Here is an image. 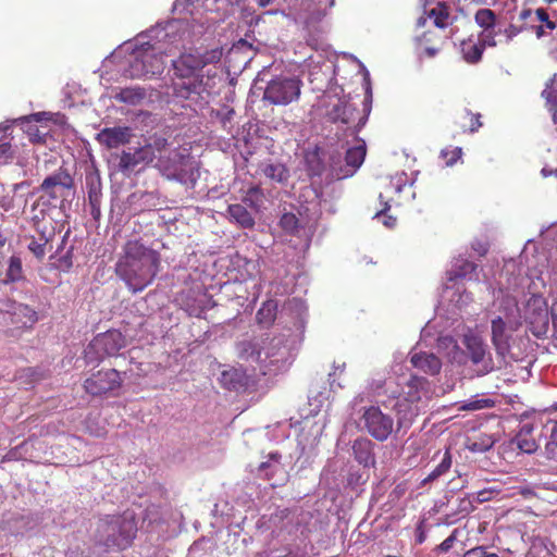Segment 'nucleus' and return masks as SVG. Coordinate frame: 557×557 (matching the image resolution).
Wrapping results in <instances>:
<instances>
[{
	"instance_id": "1",
	"label": "nucleus",
	"mask_w": 557,
	"mask_h": 557,
	"mask_svg": "<svg viewBox=\"0 0 557 557\" xmlns=\"http://www.w3.org/2000/svg\"><path fill=\"white\" fill-rule=\"evenodd\" d=\"M160 268L159 251L146 246L140 239H128L122 248L115 272L127 288L136 294L152 284Z\"/></svg>"
},
{
	"instance_id": "2",
	"label": "nucleus",
	"mask_w": 557,
	"mask_h": 557,
	"mask_svg": "<svg viewBox=\"0 0 557 557\" xmlns=\"http://www.w3.org/2000/svg\"><path fill=\"white\" fill-rule=\"evenodd\" d=\"M223 55L221 48H213L199 52L198 50L183 52L176 60L172 62L174 75L181 79H189L188 83L174 85V92L177 97L189 99L193 95L202 96L210 95L213 88L211 81L216 73L207 71V79L201 71L211 64H216Z\"/></svg>"
},
{
	"instance_id": "3",
	"label": "nucleus",
	"mask_w": 557,
	"mask_h": 557,
	"mask_svg": "<svg viewBox=\"0 0 557 557\" xmlns=\"http://www.w3.org/2000/svg\"><path fill=\"white\" fill-rule=\"evenodd\" d=\"M154 168L168 180L195 185L199 173L196 162L186 149H169L158 153Z\"/></svg>"
},
{
	"instance_id": "4",
	"label": "nucleus",
	"mask_w": 557,
	"mask_h": 557,
	"mask_svg": "<svg viewBox=\"0 0 557 557\" xmlns=\"http://www.w3.org/2000/svg\"><path fill=\"white\" fill-rule=\"evenodd\" d=\"M137 532V523L133 515L107 517L99 521L97 536L108 549H125Z\"/></svg>"
},
{
	"instance_id": "5",
	"label": "nucleus",
	"mask_w": 557,
	"mask_h": 557,
	"mask_svg": "<svg viewBox=\"0 0 557 557\" xmlns=\"http://www.w3.org/2000/svg\"><path fill=\"white\" fill-rule=\"evenodd\" d=\"M288 349L283 336L265 337L242 343L240 358L260 364L274 366L286 360Z\"/></svg>"
},
{
	"instance_id": "6",
	"label": "nucleus",
	"mask_w": 557,
	"mask_h": 557,
	"mask_svg": "<svg viewBox=\"0 0 557 557\" xmlns=\"http://www.w3.org/2000/svg\"><path fill=\"white\" fill-rule=\"evenodd\" d=\"M75 191V181L69 169L60 166L57 171L46 176L37 188L29 193L34 196L38 193L63 207L66 200Z\"/></svg>"
},
{
	"instance_id": "7",
	"label": "nucleus",
	"mask_w": 557,
	"mask_h": 557,
	"mask_svg": "<svg viewBox=\"0 0 557 557\" xmlns=\"http://www.w3.org/2000/svg\"><path fill=\"white\" fill-rule=\"evenodd\" d=\"M124 379L115 369H100L92 372L83 383L84 391L92 397H117Z\"/></svg>"
},
{
	"instance_id": "8",
	"label": "nucleus",
	"mask_w": 557,
	"mask_h": 557,
	"mask_svg": "<svg viewBox=\"0 0 557 557\" xmlns=\"http://www.w3.org/2000/svg\"><path fill=\"white\" fill-rule=\"evenodd\" d=\"M169 146L164 137H154L151 143L146 144L132 151H123L119 160V170L123 173L134 171L139 164H149L157 160L158 153Z\"/></svg>"
},
{
	"instance_id": "9",
	"label": "nucleus",
	"mask_w": 557,
	"mask_h": 557,
	"mask_svg": "<svg viewBox=\"0 0 557 557\" xmlns=\"http://www.w3.org/2000/svg\"><path fill=\"white\" fill-rule=\"evenodd\" d=\"M127 341L125 335L119 330L112 329L104 333H100L89 343L86 355H95V359L102 361L106 358L116 357L121 349L125 348Z\"/></svg>"
},
{
	"instance_id": "10",
	"label": "nucleus",
	"mask_w": 557,
	"mask_h": 557,
	"mask_svg": "<svg viewBox=\"0 0 557 557\" xmlns=\"http://www.w3.org/2000/svg\"><path fill=\"white\" fill-rule=\"evenodd\" d=\"M164 69V53L149 46L137 53L131 64V74L133 77L150 79L161 75Z\"/></svg>"
},
{
	"instance_id": "11",
	"label": "nucleus",
	"mask_w": 557,
	"mask_h": 557,
	"mask_svg": "<svg viewBox=\"0 0 557 557\" xmlns=\"http://www.w3.org/2000/svg\"><path fill=\"white\" fill-rule=\"evenodd\" d=\"M361 421L367 432L379 442L386 441L394 430L393 418L384 413L377 406L366 408Z\"/></svg>"
},
{
	"instance_id": "12",
	"label": "nucleus",
	"mask_w": 557,
	"mask_h": 557,
	"mask_svg": "<svg viewBox=\"0 0 557 557\" xmlns=\"http://www.w3.org/2000/svg\"><path fill=\"white\" fill-rule=\"evenodd\" d=\"M300 95V81L296 78L272 79L263 94V98L275 106H286L297 100Z\"/></svg>"
},
{
	"instance_id": "13",
	"label": "nucleus",
	"mask_w": 557,
	"mask_h": 557,
	"mask_svg": "<svg viewBox=\"0 0 557 557\" xmlns=\"http://www.w3.org/2000/svg\"><path fill=\"white\" fill-rule=\"evenodd\" d=\"M29 187L30 182L28 181L12 184L9 188L1 186L0 208L13 216L22 215L25 212L28 196L30 195H24L21 191Z\"/></svg>"
},
{
	"instance_id": "14",
	"label": "nucleus",
	"mask_w": 557,
	"mask_h": 557,
	"mask_svg": "<svg viewBox=\"0 0 557 557\" xmlns=\"http://www.w3.org/2000/svg\"><path fill=\"white\" fill-rule=\"evenodd\" d=\"M32 227L35 234L27 237V248L37 260L42 261L46 255L52 250V243L61 230L50 225H32Z\"/></svg>"
},
{
	"instance_id": "15",
	"label": "nucleus",
	"mask_w": 557,
	"mask_h": 557,
	"mask_svg": "<svg viewBox=\"0 0 557 557\" xmlns=\"http://www.w3.org/2000/svg\"><path fill=\"white\" fill-rule=\"evenodd\" d=\"M38 194V197L32 203L29 210L32 225H50L58 227V222L53 219L52 213L60 208V206L51 199L46 198L42 194Z\"/></svg>"
},
{
	"instance_id": "16",
	"label": "nucleus",
	"mask_w": 557,
	"mask_h": 557,
	"mask_svg": "<svg viewBox=\"0 0 557 557\" xmlns=\"http://www.w3.org/2000/svg\"><path fill=\"white\" fill-rule=\"evenodd\" d=\"M465 345L469 352L470 359L474 364L481 366L479 372L486 374L494 369V363L491 356L486 352V346L476 336H467Z\"/></svg>"
},
{
	"instance_id": "17",
	"label": "nucleus",
	"mask_w": 557,
	"mask_h": 557,
	"mask_svg": "<svg viewBox=\"0 0 557 557\" xmlns=\"http://www.w3.org/2000/svg\"><path fill=\"white\" fill-rule=\"evenodd\" d=\"M411 404L421 406L423 398L430 397V382L422 376L412 375L398 396Z\"/></svg>"
},
{
	"instance_id": "18",
	"label": "nucleus",
	"mask_w": 557,
	"mask_h": 557,
	"mask_svg": "<svg viewBox=\"0 0 557 557\" xmlns=\"http://www.w3.org/2000/svg\"><path fill=\"white\" fill-rule=\"evenodd\" d=\"M133 137L132 128L128 126L106 127L97 134V140L108 149H114L126 145Z\"/></svg>"
},
{
	"instance_id": "19",
	"label": "nucleus",
	"mask_w": 557,
	"mask_h": 557,
	"mask_svg": "<svg viewBox=\"0 0 557 557\" xmlns=\"http://www.w3.org/2000/svg\"><path fill=\"white\" fill-rule=\"evenodd\" d=\"M394 410L397 417L398 430L408 429L414 419L420 414L421 406L411 404L406 399L397 397V400L394 405Z\"/></svg>"
},
{
	"instance_id": "20",
	"label": "nucleus",
	"mask_w": 557,
	"mask_h": 557,
	"mask_svg": "<svg viewBox=\"0 0 557 557\" xmlns=\"http://www.w3.org/2000/svg\"><path fill=\"white\" fill-rule=\"evenodd\" d=\"M356 461L364 468L375 467L374 443L367 437H358L352 444Z\"/></svg>"
},
{
	"instance_id": "21",
	"label": "nucleus",
	"mask_w": 557,
	"mask_h": 557,
	"mask_svg": "<svg viewBox=\"0 0 557 557\" xmlns=\"http://www.w3.org/2000/svg\"><path fill=\"white\" fill-rule=\"evenodd\" d=\"M529 307H534L533 315H528L527 319L530 324L536 325L539 329L534 334L540 335L545 333L548 327V311L546 301L542 297H533L529 301Z\"/></svg>"
},
{
	"instance_id": "22",
	"label": "nucleus",
	"mask_w": 557,
	"mask_h": 557,
	"mask_svg": "<svg viewBox=\"0 0 557 557\" xmlns=\"http://www.w3.org/2000/svg\"><path fill=\"white\" fill-rule=\"evenodd\" d=\"M410 362L416 369L431 375L440 373L442 368L440 358L432 352H416L411 356Z\"/></svg>"
},
{
	"instance_id": "23",
	"label": "nucleus",
	"mask_w": 557,
	"mask_h": 557,
	"mask_svg": "<svg viewBox=\"0 0 557 557\" xmlns=\"http://www.w3.org/2000/svg\"><path fill=\"white\" fill-rule=\"evenodd\" d=\"M426 15L433 21V24L441 29L453 25L456 20V17L451 16L450 5L444 1L437 2L434 8L426 12Z\"/></svg>"
},
{
	"instance_id": "24",
	"label": "nucleus",
	"mask_w": 557,
	"mask_h": 557,
	"mask_svg": "<svg viewBox=\"0 0 557 557\" xmlns=\"http://www.w3.org/2000/svg\"><path fill=\"white\" fill-rule=\"evenodd\" d=\"M219 381L228 391H239L247 386L248 377L244 371L232 368L222 371Z\"/></svg>"
},
{
	"instance_id": "25",
	"label": "nucleus",
	"mask_w": 557,
	"mask_h": 557,
	"mask_svg": "<svg viewBox=\"0 0 557 557\" xmlns=\"http://www.w3.org/2000/svg\"><path fill=\"white\" fill-rule=\"evenodd\" d=\"M492 342L497 354L505 356L509 350L508 336L506 335V323L502 318L492 320Z\"/></svg>"
},
{
	"instance_id": "26",
	"label": "nucleus",
	"mask_w": 557,
	"mask_h": 557,
	"mask_svg": "<svg viewBox=\"0 0 557 557\" xmlns=\"http://www.w3.org/2000/svg\"><path fill=\"white\" fill-rule=\"evenodd\" d=\"M541 97L545 99L548 112L552 114V120L557 125V75L555 74L541 92Z\"/></svg>"
},
{
	"instance_id": "27",
	"label": "nucleus",
	"mask_w": 557,
	"mask_h": 557,
	"mask_svg": "<svg viewBox=\"0 0 557 557\" xmlns=\"http://www.w3.org/2000/svg\"><path fill=\"white\" fill-rule=\"evenodd\" d=\"M355 113L359 114L358 110L352 104L339 101L329 112V116L333 122L350 124L355 121Z\"/></svg>"
},
{
	"instance_id": "28",
	"label": "nucleus",
	"mask_w": 557,
	"mask_h": 557,
	"mask_svg": "<svg viewBox=\"0 0 557 557\" xmlns=\"http://www.w3.org/2000/svg\"><path fill=\"white\" fill-rule=\"evenodd\" d=\"M462 58L466 62L475 64L482 59L484 44H480L479 39L468 38L460 44Z\"/></svg>"
},
{
	"instance_id": "29",
	"label": "nucleus",
	"mask_w": 557,
	"mask_h": 557,
	"mask_svg": "<svg viewBox=\"0 0 557 557\" xmlns=\"http://www.w3.org/2000/svg\"><path fill=\"white\" fill-rule=\"evenodd\" d=\"M227 213L230 219L243 228H252L255 226V219L244 205H230Z\"/></svg>"
},
{
	"instance_id": "30",
	"label": "nucleus",
	"mask_w": 557,
	"mask_h": 557,
	"mask_svg": "<svg viewBox=\"0 0 557 557\" xmlns=\"http://www.w3.org/2000/svg\"><path fill=\"white\" fill-rule=\"evenodd\" d=\"M277 308L278 306L276 300L269 299L264 301L256 313L258 324L263 327L271 326L276 319Z\"/></svg>"
},
{
	"instance_id": "31",
	"label": "nucleus",
	"mask_w": 557,
	"mask_h": 557,
	"mask_svg": "<svg viewBox=\"0 0 557 557\" xmlns=\"http://www.w3.org/2000/svg\"><path fill=\"white\" fill-rule=\"evenodd\" d=\"M537 21L542 24L539 26H532L537 38H542L547 35V32H553L557 28V23L549 18L547 11L543 8L535 10Z\"/></svg>"
},
{
	"instance_id": "32",
	"label": "nucleus",
	"mask_w": 557,
	"mask_h": 557,
	"mask_svg": "<svg viewBox=\"0 0 557 557\" xmlns=\"http://www.w3.org/2000/svg\"><path fill=\"white\" fill-rule=\"evenodd\" d=\"M262 173L277 183H286L289 178L288 169L282 163H269L262 168Z\"/></svg>"
},
{
	"instance_id": "33",
	"label": "nucleus",
	"mask_w": 557,
	"mask_h": 557,
	"mask_svg": "<svg viewBox=\"0 0 557 557\" xmlns=\"http://www.w3.org/2000/svg\"><path fill=\"white\" fill-rule=\"evenodd\" d=\"M497 16L495 12L491 9H479L474 14L475 24L483 29V32L488 33V30L494 29L496 25Z\"/></svg>"
},
{
	"instance_id": "34",
	"label": "nucleus",
	"mask_w": 557,
	"mask_h": 557,
	"mask_svg": "<svg viewBox=\"0 0 557 557\" xmlns=\"http://www.w3.org/2000/svg\"><path fill=\"white\" fill-rule=\"evenodd\" d=\"M259 471L265 473L264 478L267 480H272L274 474L283 471V466L281 463V455L278 453H271L269 455V461L260 463Z\"/></svg>"
},
{
	"instance_id": "35",
	"label": "nucleus",
	"mask_w": 557,
	"mask_h": 557,
	"mask_svg": "<svg viewBox=\"0 0 557 557\" xmlns=\"http://www.w3.org/2000/svg\"><path fill=\"white\" fill-rule=\"evenodd\" d=\"M86 186L88 193V203H101V181L98 175L86 176Z\"/></svg>"
},
{
	"instance_id": "36",
	"label": "nucleus",
	"mask_w": 557,
	"mask_h": 557,
	"mask_svg": "<svg viewBox=\"0 0 557 557\" xmlns=\"http://www.w3.org/2000/svg\"><path fill=\"white\" fill-rule=\"evenodd\" d=\"M366 157V146L364 143L361 145H358L356 147L349 148L346 151L345 161L348 166L351 168L352 171H356L358 169Z\"/></svg>"
},
{
	"instance_id": "37",
	"label": "nucleus",
	"mask_w": 557,
	"mask_h": 557,
	"mask_svg": "<svg viewBox=\"0 0 557 557\" xmlns=\"http://www.w3.org/2000/svg\"><path fill=\"white\" fill-rule=\"evenodd\" d=\"M451 463H453V461H451V454L447 449L444 453L441 462L435 467L434 470H432L429 473V475L422 481V483L425 484V483L433 482V481L437 480L440 476H442L443 474L448 472V470L451 467Z\"/></svg>"
},
{
	"instance_id": "38",
	"label": "nucleus",
	"mask_w": 557,
	"mask_h": 557,
	"mask_svg": "<svg viewBox=\"0 0 557 557\" xmlns=\"http://www.w3.org/2000/svg\"><path fill=\"white\" fill-rule=\"evenodd\" d=\"M480 119H481V114H479V113L474 114V113L466 110L462 113V115L460 116L461 121L459 122V126L463 133H466V132L474 133L482 126Z\"/></svg>"
},
{
	"instance_id": "39",
	"label": "nucleus",
	"mask_w": 557,
	"mask_h": 557,
	"mask_svg": "<svg viewBox=\"0 0 557 557\" xmlns=\"http://www.w3.org/2000/svg\"><path fill=\"white\" fill-rule=\"evenodd\" d=\"M24 278L22 260L17 256H12L9 260V267L5 274V282H18Z\"/></svg>"
},
{
	"instance_id": "40",
	"label": "nucleus",
	"mask_w": 557,
	"mask_h": 557,
	"mask_svg": "<svg viewBox=\"0 0 557 557\" xmlns=\"http://www.w3.org/2000/svg\"><path fill=\"white\" fill-rule=\"evenodd\" d=\"M145 98V90L143 88H123L116 95V99L121 102L136 104Z\"/></svg>"
},
{
	"instance_id": "41",
	"label": "nucleus",
	"mask_w": 557,
	"mask_h": 557,
	"mask_svg": "<svg viewBox=\"0 0 557 557\" xmlns=\"http://www.w3.org/2000/svg\"><path fill=\"white\" fill-rule=\"evenodd\" d=\"M263 193L260 187H250L243 198V202L249 206L251 209L258 210L262 203Z\"/></svg>"
},
{
	"instance_id": "42",
	"label": "nucleus",
	"mask_w": 557,
	"mask_h": 557,
	"mask_svg": "<svg viewBox=\"0 0 557 557\" xmlns=\"http://www.w3.org/2000/svg\"><path fill=\"white\" fill-rule=\"evenodd\" d=\"M494 406L495 401L491 398H476L463 401L460 406V410L476 411L481 409L492 408Z\"/></svg>"
},
{
	"instance_id": "43",
	"label": "nucleus",
	"mask_w": 557,
	"mask_h": 557,
	"mask_svg": "<svg viewBox=\"0 0 557 557\" xmlns=\"http://www.w3.org/2000/svg\"><path fill=\"white\" fill-rule=\"evenodd\" d=\"M26 134L28 139L33 144L44 145L47 141V137L49 135V131L47 127H39L37 125H29L27 127Z\"/></svg>"
},
{
	"instance_id": "44",
	"label": "nucleus",
	"mask_w": 557,
	"mask_h": 557,
	"mask_svg": "<svg viewBox=\"0 0 557 557\" xmlns=\"http://www.w3.org/2000/svg\"><path fill=\"white\" fill-rule=\"evenodd\" d=\"M280 226L289 234H295L299 227V220L292 212L284 213L280 219Z\"/></svg>"
},
{
	"instance_id": "45",
	"label": "nucleus",
	"mask_w": 557,
	"mask_h": 557,
	"mask_svg": "<svg viewBox=\"0 0 557 557\" xmlns=\"http://www.w3.org/2000/svg\"><path fill=\"white\" fill-rule=\"evenodd\" d=\"M545 454L549 459H557V421L552 429L550 440L545 446Z\"/></svg>"
},
{
	"instance_id": "46",
	"label": "nucleus",
	"mask_w": 557,
	"mask_h": 557,
	"mask_svg": "<svg viewBox=\"0 0 557 557\" xmlns=\"http://www.w3.org/2000/svg\"><path fill=\"white\" fill-rule=\"evenodd\" d=\"M461 154H462V150L460 147H456L451 150L443 149L441 151V157L443 158V160L447 166L454 165L461 158Z\"/></svg>"
},
{
	"instance_id": "47",
	"label": "nucleus",
	"mask_w": 557,
	"mask_h": 557,
	"mask_svg": "<svg viewBox=\"0 0 557 557\" xmlns=\"http://www.w3.org/2000/svg\"><path fill=\"white\" fill-rule=\"evenodd\" d=\"M517 443H518L519 449L527 454H532L537 448V445L534 440H529V438L524 437L522 434L518 435Z\"/></svg>"
},
{
	"instance_id": "48",
	"label": "nucleus",
	"mask_w": 557,
	"mask_h": 557,
	"mask_svg": "<svg viewBox=\"0 0 557 557\" xmlns=\"http://www.w3.org/2000/svg\"><path fill=\"white\" fill-rule=\"evenodd\" d=\"M14 158V150L10 143L0 144V164L10 162Z\"/></svg>"
},
{
	"instance_id": "49",
	"label": "nucleus",
	"mask_w": 557,
	"mask_h": 557,
	"mask_svg": "<svg viewBox=\"0 0 557 557\" xmlns=\"http://www.w3.org/2000/svg\"><path fill=\"white\" fill-rule=\"evenodd\" d=\"M457 540V530H454L451 534L445 539L440 545L435 547V552L437 553H447L455 544Z\"/></svg>"
},
{
	"instance_id": "50",
	"label": "nucleus",
	"mask_w": 557,
	"mask_h": 557,
	"mask_svg": "<svg viewBox=\"0 0 557 557\" xmlns=\"http://www.w3.org/2000/svg\"><path fill=\"white\" fill-rule=\"evenodd\" d=\"M478 265L469 260H463L462 263L459 265L457 275L458 276H466L468 274H471L475 272Z\"/></svg>"
},
{
	"instance_id": "51",
	"label": "nucleus",
	"mask_w": 557,
	"mask_h": 557,
	"mask_svg": "<svg viewBox=\"0 0 557 557\" xmlns=\"http://www.w3.org/2000/svg\"><path fill=\"white\" fill-rule=\"evenodd\" d=\"M426 539L425 519H421L416 527V543L422 544Z\"/></svg>"
},
{
	"instance_id": "52",
	"label": "nucleus",
	"mask_w": 557,
	"mask_h": 557,
	"mask_svg": "<svg viewBox=\"0 0 557 557\" xmlns=\"http://www.w3.org/2000/svg\"><path fill=\"white\" fill-rule=\"evenodd\" d=\"M495 32L494 29L488 30V33L483 32L481 34V38H479L480 44H484V49L486 46L488 47H495L496 46V39H495Z\"/></svg>"
},
{
	"instance_id": "53",
	"label": "nucleus",
	"mask_w": 557,
	"mask_h": 557,
	"mask_svg": "<svg viewBox=\"0 0 557 557\" xmlns=\"http://www.w3.org/2000/svg\"><path fill=\"white\" fill-rule=\"evenodd\" d=\"M524 29H527L525 26H517L515 24H510L505 29V35L508 40H511L513 37L518 36L520 33H522Z\"/></svg>"
},
{
	"instance_id": "54",
	"label": "nucleus",
	"mask_w": 557,
	"mask_h": 557,
	"mask_svg": "<svg viewBox=\"0 0 557 557\" xmlns=\"http://www.w3.org/2000/svg\"><path fill=\"white\" fill-rule=\"evenodd\" d=\"M484 550L483 546H478L467 550L462 557H484Z\"/></svg>"
},
{
	"instance_id": "55",
	"label": "nucleus",
	"mask_w": 557,
	"mask_h": 557,
	"mask_svg": "<svg viewBox=\"0 0 557 557\" xmlns=\"http://www.w3.org/2000/svg\"><path fill=\"white\" fill-rule=\"evenodd\" d=\"M91 216L98 221L101 216L100 203L89 205Z\"/></svg>"
},
{
	"instance_id": "56",
	"label": "nucleus",
	"mask_w": 557,
	"mask_h": 557,
	"mask_svg": "<svg viewBox=\"0 0 557 557\" xmlns=\"http://www.w3.org/2000/svg\"><path fill=\"white\" fill-rule=\"evenodd\" d=\"M60 262L62 265H64L65 268H71L72 267V256H71V251H67L66 255L62 258H60Z\"/></svg>"
},
{
	"instance_id": "57",
	"label": "nucleus",
	"mask_w": 557,
	"mask_h": 557,
	"mask_svg": "<svg viewBox=\"0 0 557 557\" xmlns=\"http://www.w3.org/2000/svg\"><path fill=\"white\" fill-rule=\"evenodd\" d=\"M550 313H552L553 325L555 329H557V300L553 302L552 308H550Z\"/></svg>"
},
{
	"instance_id": "58",
	"label": "nucleus",
	"mask_w": 557,
	"mask_h": 557,
	"mask_svg": "<svg viewBox=\"0 0 557 557\" xmlns=\"http://www.w3.org/2000/svg\"><path fill=\"white\" fill-rule=\"evenodd\" d=\"M491 493H492V492L486 491V490L480 491V492L478 493V500H479L480 503H483V502L488 500V499L491 498V496H490V494H491Z\"/></svg>"
},
{
	"instance_id": "59",
	"label": "nucleus",
	"mask_w": 557,
	"mask_h": 557,
	"mask_svg": "<svg viewBox=\"0 0 557 557\" xmlns=\"http://www.w3.org/2000/svg\"><path fill=\"white\" fill-rule=\"evenodd\" d=\"M23 310L27 312L30 323H34L37 320V313L34 310L29 309L27 306L23 307Z\"/></svg>"
},
{
	"instance_id": "60",
	"label": "nucleus",
	"mask_w": 557,
	"mask_h": 557,
	"mask_svg": "<svg viewBox=\"0 0 557 557\" xmlns=\"http://www.w3.org/2000/svg\"><path fill=\"white\" fill-rule=\"evenodd\" d=\"M532 14V10L531 9H523L520 13H519V18L521 21H525L527 18H529Z\"/></svg>"
},
{
	"instance_id": "61",
	"label": "nucleus",
	"mask_w": 557,
	"mask_h": 557,
	"mask_svg": "<svg viewBox=\"0 0 557 557\" xmlns=\"http://www.w3.org/2000/svg\"><path fill=\"white\" fill-rule=\"evenodd\" d=\"M424 51L429 57H434L437 53L438 48L425 46Z\"/></svg>"
},
{
	"instance_id": "62",
	"label": "nucleus",
	"mask_w": 557,
	"mask_h": 557,
	"mask_svg": "<svg viewBox=\"0 0 557 557\" xmlns=\"http://www.w3.org/2000/svg\"><path fill=\"white\" fill-rule=\"evenodd\" d=\"M366 121L367 117L364 115L359 117L358 125L355 129L356 133H358L361 129V127L366 124Z\"/></svg>"
},
{
	"instance_id": "63",
	"label": "nucleus",
	"mask_w": 557,
	"mask_h": 557,
	"mask_svg": "<svg viewBox=\"0 0 557 557\" xmlns=\"http://www.w3.org/2000/svg\"><path fill=\"white\" fill-rule=\"evenodd\" d=\"M430 33H424L421 38H420V41L424 45L429 44L431 41L430 37H429Z\"/></svg>"
},
{
	"instance_id": "64",
	"label": "nucleus",
	"mask_w": 557,
	"mask_h": 557,
	"mask_svg": "<svg viewBox=\"0 0 557 557\" xmlns=\"http://www.w3.org/2000/svg\"><path fill=\"white\" fill-rule=\"evenodd\" d=\"M396 220L392 216H387V220L384 221V224L387 226H393L395 224Z\"/></svg>"
}]
</instances>
